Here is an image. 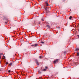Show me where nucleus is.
<instances>
[{
  "mask_svg": "<svg viewBox=\"0 0 79 79\" xmlns=\"http://www.w3.org/2000/svg\"><path fill=\"white\" fill-rule=\"evenodd\" d=\"M35 63H36V64L38 66H39V62H38V61H37V60H35Z\"/></svg>",
  "mask_w": 79,
  "mask_h": 79,
  "instance_id": "obj_1",
  "label": "nucleus"
},
{
  "mask_svg": "<svg viewBox=\"0 0 79 79\" xmlns=\"http://www.w3.org/2000/svg\"><path fill=\"white\" fill-rule=\"evenodd\" d=\"M58 59H56L54 61V63H58Z\"/></svg>",
  "mask_w": 79,
  "mask_h": 79,
  "instance_id": "obj_2",
  "label": "nucleus"
},
{
  "mask_svg": "<svg viewBox=\"0 0 79 79\" xmlns=\"http://www.w3.org/2000/svg\"><path fill=\"white\" fill-rule=\"evenodd\" d=\"M45 3H46V6H48L49 5H48V2H45Z\"/></svg>",
  "mask_w": 79,
  "mask_h": 79,
  "instance_id": "obj_3",
  "label": "nucleus"
},
{
  "mask_svg": "<svg viewBox=\"0 0 79 79\" xmlns=\"http://www.w3.org/2000/svg\"><path fill=\"white\" fill-rule=\"evenodd\" d=\"M38 46V44H34L35 47H37Z\"/></svg>",
  "mask_w": 79,
  "mask_h": 79,
  "instance_id": "obj_4",
  "label": "nucleus"
},
{
  "mask_svg": "<svg viewBox=\"0 0 79 79\" xmlns=\"http://www.w3.org/2000/svg\"><path fill=\"white\" fill-rule=\"evenodd\" d=\"M46 27H47L48 28V29L50 28V26L49 25H47Z\"/></svg>",
  "mask_w": 79,
  "mask_h": 79,
  "instance_id": "obj_5",
  "label": "nucleus"
},
{
  "mask_svg": "<svg viewBox=\"0 0 79 79\" xmlns=\"http://www.w3.org/2000/svg\"><path fill=\"white\" fill-rule=\"evenodd\" d=\"M46 70H47V69H44L43 70V71H45Z\"/></svg>",
  "mask_w": 79,
  "mask_h": 79,
  "instance_id": "obj_6",
  "label": "nucleus"
},
{
  "mask_svg": "<svg viewBox=\"0 0 79 79\" xmlns=\"http://www.w3.org/2000/svg\"><path fill=\"white\" fill-rule=\"evenodd\" d=\"M72 18V16H70V17H69V19H71Z\"/></svg>",
  "mask_w": 79,
  "mask_h": 79,
  "instance_id": "obj_7",
  "label": "nucleus"
},
{
  "mask_svg": "<svg viewBox=\"0 0 79 79\" xmlns=\"http://www.w3.org/2000/svg\"><path fill=\"white\" fill-rule=\"evenodd\" d=\"M77 56H79V52H77Z\"/></svg>",
  "mask_w": 79,
  "mask_h": 79,
  "instance_id": "obj_8",
  "label": "nucleus"
},
{
  "mask_svg": "<svg viewBox=\"0 0 79 79\" xmlns=\"http://www.w3.org/2000/svg\"><path fill=\"white\" fill-rule=\"evenodd\" d=\"M12 63H10V64H9V66H11V65H12Z\"/></svg>",
  "mask_w": 79,
  "mask_h": 79,
  "instance_id": "obj_9",
  "label": "nucleus"
},
{
  "mask_svg": "<svg viewBox=\"0 0 79 79\" xmlns=\"http://www.w3.org/2000/svg\"><path fill=\"white\" fill-rule=\"evenodd\" d=\"M48 8L47 7V8H45V10H46V11H47V8Z\"/></svg>",
  "mask_w": 79,
  "mask_h": 79,
  "instance_id": "obj_10",
  "label": "nucleus"
},
{
  "mask_svg": "<svg viewBox=\"0 0 79 79\" xmlns=\"http://www.w3.org/2000/svg\"><path fill=\"white\" fill-rule=\"evenodd\" d=\"M39 58H40L41 59V58H42V57L41 56H39Z\"/></svg>",
  "mask_w": 79,
  "mask_h": 79,
  "instance_id": "obj_11",
  "label": "nucleus"
},
{
  "mask_svg": "<svg viewBox=\"0 0 79 79\" xmlns=\"http://www.w3.org/2000/svg\"><path fill=\"white\" fill-rule=\"evenodd\" d=\"M3 57L4 58L3 59H5V56H3Z\"/></svg>",
  "mask_w": 79,
  "mask_h": 79,
  "instance_id": "obj_12",
  "label": "nucleus"
},
{
  "mask_svg": "<svg viewBox=\"0 0 79 79\" xmlns=\"http://www.w3.org/2000/svg\"><path fill=\"white\" fill-rule=\"evenodd\" d=\"M45 68H46V69H48V67L46 66L45 67Z\"/></svg>",
  "mask_w": 79,
  "mask_h": 79,
  "instance_id": "obj_13",
  "label": "nucleus"
},
{
  "mask_svg": "<svg viewBox=\"0 0 79 79\" xmlns=\"http://www.w3.org/2000/svg\"><path fill=\"white\" fill-rule=\"evenodd\" d=\"M41 44H44V42H41Z\"/></svg>",
  "mask_w": 79,
  "mask_h": 79,
  "instance_id": "obj_14",
  "label": "nucleus"
},
{
  "mask_svg": "<svg viewBox=\"0 0 79 79\" xmlns=\"http://www.w3.org/2000/svg\"><path fill=\"white\" fill-rule=\"evenodd\" d=\"M3 55V53H0V55Z\"/></svg>",
  "mask_w": 79,
  "mask_h": 79,
  "instance_id": "obj_15",
  "label": "nucleus"
},
{
  "mask_svg": "<svg viewBox=\"0 0 79 79\" xmlns=\"http://www.w3.org/2000/svg\"><path fill=\"white\" fill-rule=\"evenodd\" d=\"M8 64V62H6V64Z\"/></svg>",
  "mask_w": 79,
  "mask_h": 79,
  "instance_id": "obj_16",
  "label": "nucleus"
},
{
  "mask_svg": "<svg viewBox=\"0 0 79 79\" xmlns=\"http://www.w3.org/2000/svg\"><path fill=\"white\" fill-rule=\"evenodd\" d=\"M8 72L9 73H11V71H10V70H9Z\"/></svg>",
  "mask_w": 79,
  "mask_h": 79,
  "instance_id": "obj_17",
  "label": "nucleus"
},
{
  "mask_svg": "<svg viewBox=\"0 0 79 79\" xmlns=\"http://www.w3.org/2000/svg\"><path fill=\"white\" fill-rule=\"evenodd\" d=\"M41 20H42V21H44V19H41Z\"/></svg>",
  "mask_w": 79,
  "mask_h": 79,
  "instance_id": "obj_18",
  "label": "nucleus"
},
{
  "mask_svg": "<svg viewBox=\"0 0 79 79\" xmlns=\"http://www.w3.org/2000/svg\"><path fill=\"white\" fill-rule=\"evenodd\" d=\"M2 58V56H0V59H1V58Z\"/></svg>",
  "mask_w": 79,
  "mask_h": 79,
  "instance_id": "obj_19",
  "label": "nucleus"
},
{
  "mask_svg": "<svg viewBox=\"0 0 79 79\" xmlns=\"http://www.w3.org/2000/svg\"><path fill=\"white\" fill-rule=\"evenodd\" d=\"M40 22H39V24H40Z\"/></svg>",
  "mask_w": 79,
  "mask_h": 79,
  "instance_id": "obj_20",
  "label": "nucleus"
},
{
  "mask_svg": "<svg viewBox=\"0 0 79 79\" xmlns=\"http://www.w3.org/2000/svg\"><path fill=\"white\" fill-rule=\"evenodd\" d=\"M77 36H78V38H79V35H77Z\"/></svg>",
  "mask_w": 79,
  "mask_h": 79,
  "instance_id": "obj_21",
  "label": "nucleus"
},
{
  "mask_svg": "<svg viewBox=\"0 0 79 79\" xmlns=\"http://www.w3.org/2000/svg\"><path fill=\"white\" fill-rule=\"evenodd\" d=\"M34 45H31V46H32V47H33V46H34Z\"/></svg>",
  "mask_w": 79,
  "mask_h": 79,
  "instance_id": "obj_22",
  "label": "nucleus"
},
{
  "mask_svg": "<svg viewBox=\"0 0 79 79\" xmlns=\"http://www.w3.org/2000/svg\"><path fill=\"white\" fill-rule=\"evenodd\" d=\"M5 23L6 24H7V22H5Z\"/></svg>",
  "mask_w": 79,
  "mask_h": 79,
  "instance_id": "obj_23",
  "label": "nucleus"
},
{
  "mask_svg": "<svg viewBox=\"0 0 79 79\" xmlns=\"http://www.w3.org/2000/svg\"><path fill=\"white\" fill-rule=\"evenodd\" d=\"M46 13H48V12H47V11H46Z\"/></svg>",
  "mask_w": 79,
  "mask_h": 79,
  "instance_id": "obj_24",
  "label": "nucleus"
}]
</instances>
